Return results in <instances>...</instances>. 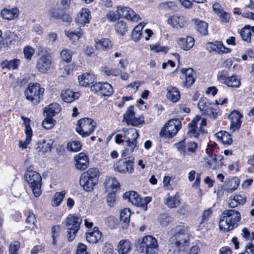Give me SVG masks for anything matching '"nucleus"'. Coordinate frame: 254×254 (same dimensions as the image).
Masks as SVG:
<instances>
[{
    "instance_id": "45",
    "label": "nucleus",
    "mask_w": 254,
    "mask_h": 254,
    "mask_svg": "<svg viewBox=\"0 0 254 254\" xmlns=\"http://www.w3.org/2000/svg\"><path fill=\"white\" fill-rule=\"evenodd\" d=\"M241 38L244 41L247 42H250L251 40V30H250V26L247 25L245 26L240 32Z\"/></svg>"
},
{
    "instance_id": "54",
    "label": "nucleus",
    "mask_w": 254,
    "mask_h": 254,
    "mask_svg": "<svg viewBox=\"0 0 254 254\" xmlns=\"http://www.w3.org/2000/svg\"><path fill=\"white\" fill-rule=\"evenodd\" d=\"M61 57L64 62L69 63L71 60L72 53L68 49L63 50L61 52Z\"/></svg>"
},
{
    "instance_id": "59",
    "label": "nucleus",
    "mask_w": 254,
    "mask_h": 254,
    "mask_svg": "<svg viewBox=\"0 0 254 254\" xmlns=\"http://www.w3.org/2000/svg\"><path fill=\"white\" fill-rule=\"evenodd\" d=\"M82 218L78 214H70L66 219V222H82Z\"/></svg>"
},
{
    "instance_id": "52",
    "label": "nucleus",
    "mask_w": 254,
    "mask_h": 254,
    "mask_svg": "<svg viewBox=\"0 0 254 254\" xmlns=\"http://www.w3.org/2000/svg\"><path fill=\"white\" fill-rule=\"evenodd\" d=\"M35 53L34 49L30 46H26L23 49V54L25 58L30 61Z\"/></svg>"
},
{
    "instance_id": "19",
    "label": "nucleus",
    "mask_w": 254,
    "mask_h": 254,
    "mask_svg": "<svg viewBox=\"0 0 254 254\" xmlns=\"http://www.w3.org/2000/svg\"><path fill=\"white\" fill-rule=\"evenodd\" d=\"M223 158L222 155L214 154L213 155L207 157V164L209 168L213 170L221 168L223 165Z\"/></svg>"
},
{
    "instance_id": "37",
    "label": "nucleus",
    "mask_w": 254,
    "mask_h": 254,
    "mask_svg": "<svg viewBox=\"0 0 254 254\" xmlns=\"http://www.w3.org/2000/svg\"><path fill=\"white\" fill-rule=\"evenodd\" d=\"M79 183L85 190L90 191L93 190L97 182L81 176Z\"/></svg>"
},
{
    "instance_id": "50",
    "label": "nucleus",
    "mask_w": 254,
    "mask_h": 254,
    "mask_svg": "<svg viewBox=\"0 0 254 254\" xmlns=\"http://www.w3.org/2000/svg\"><path fill=\"white\" fill-rule=\"evenodd\" d=\"M131 212L128 208L122 210L120 214V220L123 222H129Z\"/></svg>"
},
{
    "instance_id": "4",
    "label": "nucleus",
    "mask_w": 254,
    "mask_h": 254,
    "mask_svg": "<svg viewBox=\"0 0 254 254\" xmlns=\"http://www.w3.org/2000/svg\"><path fill=\"white\" fill-rule=\"evenodd\" d=\"M158 244L157 240L151 236L143 237L139 244V249L144 254H155L158 251Z\"/></svg>"
},
{
    "instance_id": "33",
    "label": "nucleus",
    "mask_w": 254,
    "mask_h": 254,
    "mask_svg": "<svg viewBox=\"0 0 254 254\" xmlns=\"http://www.w3.org/2000/svg\"><path fill=\"white\" fill-rule=\"evenodd\" d=\"M95 47L97 49H101L106 51L112 47V43L108 39L103 38L101 40L95 39Z\"/></svg>"
},
{
    "instance_id": "63",
    "label": "nucleus",
    "mask_w": 254,
    "mask_h": 254,
    "mask_svg": "<svg viewBox=\"0 0 254 254\" xmlns=\"http://www.w3.org/2000/svg\"><path fill=\"white\" fill-rule=\"evenodd\" d=\"M125 163L126 165H125L126 173H132L134 171L133 161L132 160H127L125 161Z\"/></svg>"
},
{
    "instance_id": "9",
    "label": "nucleus",
    "mask_w": 254,
    "mask_h": 254,
    "mask_svg": "<svg viewBox=\"0 0 254 254\" xmlns=\"http://www.w3.org/2000/svg\"><path fill=\"white\" fill-rule=\"evenodd\" d=\"M123 122H126L127 125L137 127L145 123L144 117L141 115L138 117H135L133 106H130L123 116Z\"/></svg>"
},
{
    "instance_id": "28",
    "label": "nucleus",
    "mask_w": 254,
    "mask_h": 254,
    "mask_svg": "<svg viewBox=\"0 0 254 254\" xmlns=\"http://www.w3.org/2000/svg\"><path fill=\"white\" fill-rule=\"evenodd\" d=\"M178 44L179 46L184 50H189L193 46L194 40L192 37L187 36L186 38H179Z\"/></svg>"
},
{
    "instance_id": "39",
    "label": "nucleus",
    "mask_w": 254,
    "mask_h": 254,
    "mask_svg": "<svg viewBox=\"0 0 254 254\" xmlns=\"http://www.w3.org/2000/svg\"><path fill=\"white\" fill-rule=\"evenodd\" d=\"M20 64V61L18 59H13L10 61H4L1 64L2 68H6L9 70L16 69Z\"/></svg>"
},
{
    "instance_id": "30",
    "label": "nucleus",
    "mask_w": 254,
    "mask_h": 254,
    "mask_svg": "<svg viewBox=\"0 0 254 254\" xmlns=\"http://www.w3.org/2000/svg\"><path fill=\"white\" fill-rule=\"evenodd\" d=\"M67 229V238L69 241H73L80 227V223H66Z\"/></svg>"
},
{
    "instance_id": "40",
    "label": "nucleus",
    "mask_w": 254,
    "mask_h": 254,
    "mask_svg": "<svg viewBox=\"0 0 254 254\" xmlns=\"http://www.w3.org/2000/svg\"><path fill=\"white\" fill-rule=\"evenodd\" d=\"M126 142V148L122 153V155L124 156L132 153L134 148L137 146V140H127Z\"/></svg>"
},
{
    "instance_id": "53",
    "label": "nucleus",
    "mask_w": 254,
    "mask_h": 254,
    "mask_svg": "<svg viewBox=\"0 0 254 254\" xmlns=\"http://www.w3.org/2000/svg\"><path fill=\"white\" fill-rule=\"evenodd\" d=\"M115 29L122 35H123L127 30L126 23L123 21L118 22L115 25Z\"/></svg>"
},
{
    "instance_id": "10",
    "label": "nucleus",
    "mask_w": 254,
    "mask_h": 254,
    "mask_svg": "<svg viewBox=\"0 0 254 254\" xmlns=\"http://www.w3.org/2000/svg\"><path fill=\"white\" fill-rule=\"evenodd\" d=\"M217 78L221 83L231 88H238L241 84V78L239 76L236 75L227 76L224 72L219 73Z\"/></svg>"
},
{
    "instance_id": "48",
    "label": "nucleus",
    "mask_w": 254,
    "mask_h": 254,
    "mask_svg": "<svg viewBox=\"0 0 254 254\" xmlns=\"http://www.w3.org/2000/svg\"><path fill=\"white\" fill-rule=\"evenodd\" d=\"M103 72L107 76H118L121 74V69L118 68L105 66L103 68Z\"/></svg>"
},
{
    "instance_id": "41",
    "label": "nucleus",
    "mask_w": 254,
    "mask_h": 254,
    "mask_svg": "<svg viewBox=\"0 0 254 254\" xmlns=\"http://www.w3.org/2000/svg\"><path fill=\"white\" fill-rule=\"evenodd\" d=\"M60 111V106L56 103H53L49 105L48 107L46 108L45 112L47 116L52 117L58 114Z\"/></svg>"
},
{
    "instance_id": "25",
    "label": "nucleus",
    "mask_w": 254,
    "mask_h": 254,
    "mask_svg": "<svg viewBox=\"0 0 254 254\" xmlns=\"http://www.w3.org/2000/svg\"><path fill=\"white\" fill-rule=\"evenodd\" d=\"M123 197L125 199H127L133 205L136 206H142V203H141V198L139 196L138 194L134 191H130L125 192L123 195Z\"/></svg>"
},
{
    "instance_id": "57",
    "label": "nucleus",
    "mask_w": 254,
    "mask_h": 254,
    "mask_svg": "<svg viewBox=\"0 0 254 254\" xmlns=\"http://www.w3.org/2000/svg\"><path fill=\"white\" fill-rule=\"evenodd\" d=\"M175 146L177 150L182 155L183 157H184L186 154L185 140L184 139L181 141L176 143Z\"/></svg>"
},
{
    "instance_id": "42",
    "label": "nucleus",
    "mask_w": 254,
    "mask_h": 254,
    "mask_svg": "<svg viewBox=\"0 0 254 254\" xmlns=\"http://www.w3.org/2000/svg\"><path fill=\"white\" fill-rule=\"evenodd\" d=\"M180 203L179 196L178 193L174 196H170L166 199V204L170 208H173L178 207Z\"/></svg>"
},
{
    "instance_id": "7",
    "label": "nucleus",
    "mask_w": 254,
    "mask_h": 254,
    "mask_svg": "<svg viewBox=\"0 0 254 254\" xmlns=\"http://www.w3.org/2000/svg\"><path fill=\"white\" fill-rule=\"evenodd\" d=\"M182 127L181 121L178 119L170 120L161 129L160 135L165 137L172 138Z\"/></svg>"
},
{
    "instance_id": "5",
    "label": "nucleus",
    "mask_w": 254,
    "mask_h": 254,
    "mask_svg": "<svg viewBox=\"0 0 254 254\" xmlns=\"http://www.w3.org/2000/svg\"><path fill=\"white\" fill-rule=\"evenodd\" d=\"M206 125L205 119H201L200 116H196L188 125L187 135L190 137H197L201 133H204L203 127Z\"/></svg>"
},
{
    "instance_id": "11",
    "label": "nucleus",
    "mask_w": 254,
    "mask_h": 254,
    "mask_svg": "<svg viewBox=\"0 0 254 254\" xmlns=\"http://www.w3.org/2000/svg\"><path fill=\"white\" fill-rule=\"evenodd\" d=\"M91 90L102 96H110L113 93L112 85L107 82H97L92 85Z\"/></svg>"
},
{
    "instance_id": "23",
    "label": "nucleus",
    "mask_w": 254,
    "mask_h": 254,
    "mask_svg": "<svg viewBox=\"0 0 254 254\" xmlns=\"http://www.w3.org/2000/svg\"><path fill=\"white\" fill-rule=\"evenodd\" d=\"M19 14V10L16 7L11 8H4L1 10L0 12V15L2 18L7 20L15 19L18 17Z\"/></svg>"
},
{
    "instance_id": "12",
    "label": "nucleus",
    "mask_w": 254,
    "mask_h": 254,
    "mask_svg": "<svg viewBox=\"0 0 254 254\" xmlns=\"http://www.w3.org/2000/svg\"><path fill=\"white\" fill-rule=\"evenodd\" d=\"M51 63L52 58L49 54L42 55L37 61L36 67L39 72L45 73L50 69Z\"/></svg>"
},
{
    "instance_id": "35",
    "label": "nucleus",
    "mask_w": 254,
    "mask_h": 254,
    "mask_svg": "<svg viewBox=\"0 0 254 254\" xmlns=\"http://www.w3.org/2000/svg\"><path fill=\"white\" fill-rule=\"evenodd\" d=\"M131 243L127 240H122L118 245V251L119 254H126L131 250Z\"/></svg>"
},
{
    "instance_id": "36",
    "label": "nucleus",
    "mask_w": 254,
    "mask_h": 254,
    "mask_svg": "<svg viewBox=\"0 0 254 254\" xmlns=\"http://www.w3.org/2000/svg\"><path fill=\"white\" fill-rule=\"evenodd\" d=\"M167 98L173 102H176L180 98V92L178 89L174 87L170 86L167 89Z\"/></svg>"
},
{
    "instance_id": "8",
    "label": "nucleus",
    "mask_w": 254,
    "mask_h": 254,
    "mask_svg": "<svg viewBox=\"0 0 254 254\" xmlns=\"http://www.w3.org/2000/svg\"><path fill=\"white\" fill-rule=\"evenodd\" d=\"M197 106L203 115L212 118L217 117L218 115L217 105L210 102L206 98H201L198 101Z\"/></svg>"
},
{
    "instance_id": "62",
    "label": "nucleus",
    "mask_w": 254,
    "mask_h": 254,
    "mask_svg": "<svg viewBox=\"0 0 254 254\" xmlns=\"http://www.w3.org/2000/svg\"><path fill=\"white\" fill-rule=\"evenodd\" d=\"M66 35L70 38H72L74 37H76L78 40L82 35L83 32L80 30L79 31H67L65 32Z\"/></svg>"
},
{
    "instance_id": "29",
    "label": "nucleus",
    "mask_w": 254,
    "mask_h": 254,
    "mask_svg": "<svg viewBox=\"0 0 254 254\" xmlns=\"http://www.w3.org/2000/svg\"><path fill=\"white\" fill-rule=\"evenodd\" d=\"M217 140L223 144L230 145L233 142L231 135L225 131H220L215 134Z\"/></svg>"
},
{
    "instance_id": "64",
    "label": "nucleus",
    "mask_w": 254,
    "mask_h": 254,
    "mask_svg": "<svg viewBox=\"0 0 254 254\" xmlns=\"http://www.w3.org/2000/svg\"><path fill=\"white\" fill-rule=\"evenodd\" d=\"M76 254H87L86 246L83 244H79L77 248Z\"/></svg>"
},
{
    "instance_id": "26",
    "label": "nucleus",
    "mask_w": 254,
    "mask_h": 254,
    "mask_svg": "<svg viewBox=\"0 0 254 254\" xmlns=\"http://www.w3.org/2000/svg\"><path fill=\"white\" fill-rule=\"evenodd\" d=\"M240 184V180L237 178L227 179L226 180L224 185V190L228 193H232L235 191Z\"/></svg>"
},
{
    "instance_id": "15",
    "label": "nucleus",
    "mask_w": 254,
    "mask_h": 254,
    "mask_svg": "<svg viewBox=\"0 0 254 254\" xmlns=\"http://www.w3.org/2000/svg\"><path fill=\"white\" fill-rule=\"evenodd\" d=\"M187 18L183 15L177 14L170 16L167 20L168 24L177 29L185 27L187 24Z\"/></svg>"
},
{
    "instance_id": "31",
    "label": "nucleus",
    "mask_w": 254,
    "mask_h": 254,
    "mask_svg": "<svg viewBox=\"0 0 254 254\" xmlns=\"http://www.w3.org/2000/svg\"><path fill=\"white\" fill-rule=\"evenodd\" d=\"M61 96L62 100L66 103H71L79 97L78 93H76L70 89L63 91Z\"/></svg>"
},
{
    "instance_id": "1",
    "label": "nucleus",
    "mask_w": 254,
    "mask_h": 254,
    "mask_svg": "<svg viewBox=\"0 0 254 254\" xmlns=\"http://www.w3.org/2000/svg\"><path fill=\"white\" fill-rule=\"evenodd\" d=\"M173 236L171 241L180 251H184L190 244V233L187 228L178 226L172 229Z\"/></svg>"
},
{
    "instance_id": "61",
    "label": "nucleus",
    "mask_w": 254,
    "mask_h": 254,
    "mask_svg": "<svg viewBox=\"0 0 254 254\" xmlns=\"http://www.w3.org/2000/svg\"><path fill=\"white\" fill-rule=\"evenodd\" d=\"M21 119L23 121L25 126V134H28V133H29L30 134H33L32 131L30 126V120L29 118L23 116L21 117Z\"/></svg>"
},
{
    "instance_id": "16",
    "label": "nucleus",
    "mask_w": 254,
    "mask_h": 254,
    "mask_svg": "<svg viewBox=\"0 0 254 254\" xmlns=\"http://www.w3.org/2000/svg\"><path fill=\"white\" fill-rule=\"evenodd\" d=\"M75 167L77 170L84 171L89 166V158L84 152H81L74 157Z\"/></svg>"
},
{
    "instance_id": "21",
    "label": "nucleus",
    "mask_w": 254,
    "mask_h": 254,
    "mask_svg": "<svg viewBox=\"0 0 254 254\" xmlns=\"http://www.w3.org/2000/svg\"><path fill=\"white\" fill-rule=\"evenodd\" d=\"M246 200L247 197L244 194L238 193L229 197L228 205L231 208H235L239 205H244Z\"/></svg>"
},
{
    "instance_id": "20",
    "label": "nucleus",
    "mask_w": 254,
    "mask_h": 254,
    "mask_svg": "<svg viewBox=\"0 0 254 254\" xmlns=\"http://www.w3.org/2000/svg\"><path fill=\"white\" fill-rule=\"evenodd\" d=\"M90 11L88 8H82L78 14L75 20L80 26H83L90 22L91 19Z\"/></svg>"
},
{
    "instance_id": "3",
    "label": "nucleus",
    "mask_w": 254,
    "mask_h": 254,
    "mask_svg": "<svg viewBox=\"0 0 254 254\" xmlns=\"http://www.w3.org/2000/svg\"><path fill=\"white\" fill-rule=\"evenodd\" d=\"M25 179L29 184L35 197H39L42 193L41 190L42 177L37 172L27 171L25 174Z\"/></svg>"
},
{
    "instance_id": "44",
    "label": "nucleus",
    "mask_w": 254,
    "mask_h": 254,
    "mask_svg": "<svg viewBox=\"0 0 254 254\" xmlns=\"http://www.w3.org/2000/svg\"><path fill=\"white\" fill-rule=\"evenodd\" d=\"M65 194V192L64 191L56 192L52 198V205L54 207L60 205L64 197Z\"/></svg>"
},
{
    "instance_id": "60",
    "label": "nucleus",
    "mask_w": 254,
    "mask_h": 254,
    "mask_svg": "<svg viewBox=\"0 0 254 254\" xmlns=\"http://www.w3.org/2000/svg\"><path fill=\"white\" fill-rule=\"evenodd\" d=\"M32 135L33 134H30V133L26 134V137L25 140L24 142L21 140L19 141V146L23 149H26L31 140Z\"/></svg>"
},
{
    "instance_id": "14",
    "label": "nucleus",
    "mask_w": 254,
    "mask_h": 254,
    "mask_svg": "<svg viewBox=\"0 0 254 254\" xmlns=\"http://www.w3.org/2000/svg\"><path fill=\"white\" fill-rule=\"evenodd\" d=\"M241 219L239 212L234 209L225 210L222 213L219 222H239Z\"/></svg>"
},
{
    "instance_id": "51",
    "label": "nucleus",
    "mask_w": 254,
    "mask_h": 254,
    "mask_svg": "<svg viewBox=\"0 0 254 254\" xmlns=\"http://www.w3.org/2000/svg\"><path fill=\"white\" fill-rule=\"evenodd\" d=\"M63 10L60 7H55L51 8L48 12L50 16L56 19H59L61 17Z\"/></svg>"
},
{
    "instance_id": "17",
    "label": "nucleus",
    "mask_w": 254,
    "mask_h": 254,
    "mask_svg": "<svg viewBox=\"0 0 254 254\" xmlns=\"http://www.w3.org/2000/svg\"><path fill=\"white\" fill-rule=\"evenodd\" d=\"M242 115L237 110H234L229 116V118L231 121L230 129L232 132H234L240 128L242 122L240 119L242 118Z\"/></svg>"
},
{
    "instance_id": "58",
    "label": "nucleus",
    "mask_w": 254,
    "mask_h": 254,
    "mask_svg": "<svg viewBox=\"0 0 254 254\" xmlns=\"http://www.w3.org/2000/svg\"><path fill=\"white\" fill-rule=\"evenodd\" d=\"M20 246V244L18 241H15L13 244H10L9 247V254H18V250Z\"/></svg>"
},
{
    "instance_id": "47",
    "label": "nucleus",
    "mask_w": 254,
    "mask_h": 254,
    "mask_svg": "<svg viewBox=\"0 0 254 254\" xmlns=\"http://www.w3.org/2000/svg\"><path fill=\"white\" fill-rule=\"evenodd\" d=\"M82 145L79 141H72L67 145V149L70 151L78 152L81 149Z\"/></svg>"
},
{
    "instance_id": "55",
    "label": "nucleus",
    "mask_w": 254,
    "mask_h": 254,
    "mask_svg": "<svg viewBox=\"0 0 254 254\" xmlns=\"http://www.w3.org/2000/svg\"><path fill=\"white\" fill-rule=\"evenodd\" d=\"M126 164L125 161H119L114 165V170L121 173H126Z\"/></svg>"
},
{
    "instance_id": "49",
    "label": "nucleus",
    "mask_w": 254,
    "mask_h": 254,
    "mask_svg": "<svg viewBox=\"0 0 254 254\" xmlns=\"http://www.w3.org/2000/svg\"><path fill=\"white\" fill-rule=\"evenodd\" d=\"M251 241L246 245L242 254H254V232L251 234Z\"/></svg>"
},
{
    "instance_id": "13",
    "label": "nucleus",
    "mask_w": 254,
    "mask_h": 254,
    "mask_svg": "<svg viewBox=\"0 0 254 254\" xmlns=\"http://www.w3.org/2000/svg\"><path fill=\"white\" fill-rule=\"evenodd\" d=\"M117 12L119 17H125L133 21H137L140 19L139 15L128 7L117 6Z\"/></svg>"
},
{
    "instance_id": "38",
    "label": "nucleus",
    "mask_w": 254,
    "mask_h": 254,
    "mask_svg": "<svg viewBox=\"0 0 254 254\" xmlns=\"http://www.w3.org/2000/svg\"><path fill=\"white\" fill-rule=\"evenodd\" d=\"M192 21L195 24L197 31L204 35L207 34L208 24L206 22L198 19H194Z\"/></svg>"
},
{
    "instance_id": "24",
    "label": "nucleus",
    "mask_w": 254,
    "mask_h": 254,
    "mask_svg": "<svg viewBox=\"0 0 254 254\" xmlns=\"http://www.w3.org/2000/svg\"><path fill=\"white\" fill-rule=\"evenodd\" d=\"M86 240L91 244L98 243L101 239L102 236V233L96 227H94L91 231L86 232Z\"/></svg>"
},
{
    "instance_id": "22",
    "label": "nucleus",
    "mask_w": 254,
    "mask_h": 254,
    "mask_svg": "<svg viewBox=\"0 0 254 254\" xmlns=\"http://www.w3.org/2000/svg\"><path fill=\"white\" fill-rule=\"evenodd\" d=\"M206 49L209 52H215L217 53H224L229 52V49L224 47L220 42H208Z\"/></svg>"
},
{
    "instance_id": "34",
    "label": "nucleus",
    "mask_w": 254,
    "mask_h": 254,
    "mask_svg": "<svg viewBox=\"0 0 254 254\" xmlns=\"http://www.w3.org/2000/svg\"><path fill=\"white\" fill-rule=\"evenodd\" d=\"M79 84L83 86H88L94 81V75L89 73H85L78 76Z\"/></svg>"
},
{
    "instance_id": "2",
    "label": "nucleus",
    "mask_w": 254,
    "mask_h": 254,
    "mask_svg": "<svg viewBox=\"0 0 254 254\" xmlns=\"http://www.w3.org/2000/svg\"><path fill=\"white\" fill-rule=\"evenodd\" d=\"M45 89L38 83H30L25 90L26 98L34 105L40 102Z\"/></svg>"
},
{
    "instance_id": "46",
    "label": "nucleus",
    "mask_w": 254,
    "mask_h": 254,
    "mask_svg": "<svg viewBox=\"0 0 254 254\" xmlns=\"http://www.w3.org/2000/svg\"><path fill=\"white\" fill-rule=\"evenodd\" d=\"M105 184L106 189L111 188L113 192L117 191L119 187V183L115 178H110L106 180Z\"/></svg>"
},
{
    "instance_id": "56",
    "label": "nucleus",
    "mask_w": 254,
    "mask_h": 254,
    "mask_svg": "<svg viewBox=\"0 0 254 254\" xmlns=\"http://www.w3.org/2000/svg\"><path fill=\"white\" fill-rule=\"evenodd\" d=\"M55 124V121L51 118V117H49L46 118L42 123V126L43 127L47 129H49L52 128Z\"/></svg>"
},
{
    "instance_id": "27",
    "label": "nucleus",
    "mask_w": 254,
    "mask_h": 254,
    "mask_svg": "<svg viewBox=\"0 0 254 254\" xmlns=\"http://www.w3.org/2000/svg\"><path fill=\"white\" fill-rule=\"evenodd\" d=\"M53 140L51 139H43L39 140L37 143V150L38 152L45 153L50 151L53 144Z\"/></svg>"
},
{
    "instance_id": "43",
    "label": "nucleus",
    "mask_w": 254,
    "mask_h": 254,
    "mask_svg": "<svg viewBox=\"0 0 254 254\" xmlns=\"http://www.w3.org/2000/svg\"><path fill=\"white\" fill-rule=\"evenodd\" d=\"M98 173V171L97 169L90 168L86 172L82 173L81 176L97 182Z\"/></svg>"
},
{
    "instance_id": "6",
    "label": "nucleus",
    "mask_w": 254,
    "mask_h": 254,
    "mask_svg": "<svg viewBox=\"0 0 254 254\" xmlns=\"http://www.w3.org/2000/svg\"><path fill=\"white\" fill-rule=\"evenodd\" d=\"M96 123L91 119L83 118L78 121L76 131L83 137L89 136L96 127Z\"/></svg>"
},
{
    "instance_id": "18",
    "label": "nucleus",
    "mask_w": 254,
    "mask_h": 254,
    "mask_svg": "<svg viewBox=\"0 0 254 254\" xmlns=\"http://www.w3.org/2000/svg\"><path fill=\"white\" fill-rule=\"evenodd\" d=\"M181 72L185 75V80L183 82L184 87H190L195 81V72L192 68H182Z\"/></svg>"
},
{
    "instance_id": "32",
    "label": "nucleus",
    "mask_w": 254,
    "mask_h": 254,
    "mask_svg": "<svg viewBox=\"0 0 254 254\" xmlns=\"http://www.w3.org/2000/svg\"><path fill=\"white\" fill-rule=\"evenodd\" d=\"M124 133V137L127 140H137L139 136L137 130L134 128H123L122 129Z\"/></svg>"
}]
</instances>
